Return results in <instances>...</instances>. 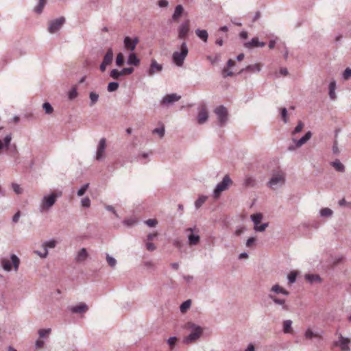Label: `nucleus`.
I'll return each instance as SVG.
<instances>
[{"instance_id":"f257e3e1","label":"nucleus","mask_w":351,"mask_h":351,"mask_svg":"<svg viewBox=\"0 0 351 351\" xmlns=\"http://www.w3.org/2000/svg\"><path fill=\"white\" fill-rule=\"evenodd\" d=\"M184 328L191 331L189 335L184 337V343L189 344L196 341L203 334V328L191 322H187Z\"/></svg>"},{"instance_id":"f03ea898","label":"nucleus","mask_w":351,"mask_h":351,"mask_svg":"<svg viewBox=\"0 0 351 351\" xmlns=\"http://www.w3.org/2000/svg\"><path fill=\"white\" fill-rule=\"evenodd\" d=\"M189 49L185 42H183L180 45V51H175L172 55L173 62L178 66H181L184 64V61L187 56Z\"/></svg>"},{"instance_id":"7ed1b4c3","label":"nucleus","mask_w":351,"mask_h":351,"mask_svg":"<svg viewBox=\"0 0 351 351\" xmlns=\"http://www.w3.org/2000/svg\"><path fill=\"white\" fill-rule=\"evenodd\" d=\"M214 112L217 116L219 126H225L228 121V109L224 106L221 105L215 108Z\"/></svg>"},{"instance_id":"20e7f679","label":"nucleus","mask_w":351,"mask_h":351,"mask_svg":"<svg viewBox=\"0 0 351 351\" xmlns=\"http://www.w3.org/2000/svg\"><path fill=\"white\" fill-rule=\"evenodd\" d=\"M57 197L58 195L55 193L44 196L39 206L40 211L42 213L48 210L55 204Z\"/></svg>"},{"instance_id":"39448f33","label":"nucleus","mask_w":351,"mask_h":351,"mask_svg":"<svg viewBox=\"0 0 351 351\" xmlns=\"http://www.w3.org/2000/svg\"><path fill=\"white\" fill-rule=\"evenodd\" d=\"M285 182V174L283 172H278L276 173H274L272 177L269 180L267 185L275 189L278 186H282Z\"/></svg>"},{"instance_id":"423d86ee","label":"nucleus","mask_w":351,"mask_h":351,"mask_svg":"<svg viewBox=\"0 0 351 351\" xmlns=\"http://www.w3.org/2000/svg\"><path fill=\"white\" fill-rule=\"evenodd\" d=\"M232 183V180L228 175H226L221 182L218 183L213 191V196L215 198L219 197L221 193L228 188L230 184Z\"/></svg>"},{"instance_id":"0eeeda50","label":"nucleus","mask_w":351,"mask_h":351,"mask_svg":"<svg viewBox=\"0 0 351 351\" xmlns=\"http://www.w3.org/2000/svg\"><path fill=\"white\" fill-rule=\"evenodd\" d=\"M66 19L64 16H60L49 22L48 31L51 34L58 32L65 23Z\"/></svg>"},{"instance_id":"6e6552de","label":"nucleus","mask_w":351,"mask_h":351,"mask_svg":"<svg viewBox=\"0 0 351 351\" xmlns=\"http://www.w3.org/2000/svg\"><path fill=\"white\" fill-rule=\"evenodd\" d=\"M196 227L194 228H189L185 230L186 232H190L189 234H188V243L189 245H196L199 243L200 241V237L198 234V230H197V233L195 234L193 232L196 230Z\"/></svg>"},{"instance_id":"1a4fd4ad","label":"nucleus","mask_w":351,"mask_h":351,"mask_svg":"<svg viewBox=\"0 0 351 351\" xmlns=\"http://www.w3.org/2000/svg\"><path fill=\"white\" fill-rule=\"evenodd\" d=\"M180 98L181 96L177 95L176 93L168 94L163 97L160 101V104L162 106H169L179 101Z\"/></svg>"},{"instance_id":"9d476101","label":"nucleus","mask_w":351,"mask_h":351,"mask_svg":"<svg viewBox=\"0 0 351 351\" xmlns=\"http://www.w3.org/2000/svg\"><path fill=\"white\" fill-rule=\"evenodd\" d=\"M189 30H190V21H189V20H186L179 26L178 38L179 39L186 38L189 32Z\"/></svg>"},{"instance_id":"9b49d317","label":"nucleus","mask_w":351,"mask_h":351,"mask_svg":"<svg viewBox=\"0 0 351 351\" xmlns=\"http://www.w3.org/2000/svg\"><path fill=\"white\" fill-rule=\"evenodd\" d=\"M106 147V138H102L99 141L98 145H97V149L96 153V159L97 160H101L103 159L104 156V152Z\"/></svg>"},{"instance_id":"f8f14e48","label":"nucleus","mask_w":351,"mask_h":351,"mask_svg":"<svg viewBox=\"0 0 351 351\" xmlns=\"http://www.w3.org/2000/svg\"><path fill=\"white\" fill-rule=\"evenodd\" d=\"M139 40L138 37H134L132 39L129 36H125L123 40L124 47L126 49L134 51L136 48V45L138 43Z\"/></svg>"},{"instance_id":"ddd939ff","label":"nucleus","mask_w":351,"mask_h":351,"mask_svg":"<svg viewBox=\"0 0 351 351\" xmlns=\"http://www.w3.org/2000/svg\"><path fill=\"white\" fill-rule=\"evenodd\" d=\"M350 343V340L342 336V335H339V341L335 343L337 346H339L342 351H350V348L349 347V344Z\"/></svg>"},{"instance_id":"4468645a","label":"nucleus","mask_w":351,"mask_h":351,"mask_svg":"<svg viewBox=\"0 0 351 351\" xmlns=\"http://www.w3.org/2000/svg\"><path fill=\"white\" fill-rule=\"evenodd\" d=\"M243 45L245 48L251 49L256 47H263L265 46V43L260 42L258 37H254L250 41L245 42Z\"/></svg>"},{"instance_id":"2eb2a0df","label":"nucleus","mask_w":351,"mask_h":351,"mask_svg":"<svg viewBox=\"0 0 351 351\" xmlns=\"http://www.w3.org/2000/svg\"><path fill=\"white\" fill-rule=\"evenodd\" d=\"M162 70V65L158 64L156 60L152 59L149 69L147 71V74L149 76L154 75L156 73H159Z\"/></svg>"},{"instance_id":"dca6fc26","label":"nucleus","mask_w":351,"mask_h":351,"mask_svg":"<svg viewBox=\"0 0 351 351\" xmlns=\"http://www.w3.org/2000/svg\"><path fill=\"white\" fill-rule=\"evenodd\" d=\"M69 309L72 313L81 314L86 313L88 307L85 303L81 302L77 305L70 306Z\"/></svg>"},{"instance_id":"f3484780","label":"nucleus","mask_w":351,"mask_h":351,"mask_svg":"<svg viewBox=\"0 0 351 351\" xmlns=\"http://www.w3.org/2000/svg\"><path fill=\"white\" fill-rule=\"evenodd\" d=\"M268 298L271 300L276 304L281 306L282 310L285 311L289 310V306L286 304V300L285 299L278 298L271 293H269Z\"/></svg>"},{"instance_id":"a211bd4d","label":"nucleus","mask_w":351,"mask_h":351,"mask_svg":"<svg viewBox=\"0 0 351 351\" xmlns=\"http://www.w3.org/2000/svg\"><path fill=\"white\" fill-rule=\"evenodd\" d=\"M208 118V114L205 107H203L198 112L197 122L202 125L206 122Z\"/></svg>"},{"instance_id":"6ab92c4d","label":"nucleus","mask_w":351,"mask_h":351,"mask_svg":"<svg viewBox=\"0 0 351 351\" xmlns=\"http://www.w3.org/2000/svg\"><path fill=\"white\" fill-rule=\"evenodd\" d=\"M312 136V133L311 131L307 132L301 138L296 141L293 139V141L295 143L296 147H300L302 145L305 144Z\"/></svg>"},{"instance_id":"aec40b11","label":"nucleus","mask_w":351,"mask_h":351,"mask_svg":"<svg viewBox=\"0 0 351 351\" xmlns=\"http://www.w3.org/2000/svg\"><path fill=\"white\" fill-rule=\"evenodd\" d=\"M88 254L86 251V249L83 247L78 252L75 258L77 263L84 262L88 257Z\"/></svg>"},{"instance_id":"412c9836","label":"nucleus","mask_w":351,"mask_h":351,"mask_svg":"<svg viewBox=\"0 0 351 351\" xmlns=\"http://www.w3.org/2000/svg\"><path fill=\"white\" fill-rule=\"evenodd\" d=\"M270 292H274L276 294H282L284 295H289V292L280 287L278 284H276L271 288Z\"/></svg>"},{"instance_id":"4be33fe9","label":"nucleus","mask_w":351,"mask_h":351,"mask_svg":"<svg viewBox=\"0 0 351 351\" xmlns=\"http://www.w3.org/2000/svg\"><path fill=\"white\" fill-rule=\"evenodd\" d=\"M261 71V66L258 64H254L247 66L245 68L242 69L239 72V74H241L243 73L244 71L247 72H259Z\"/></svg>"},{"instance_id":"5701e85b","label":"nucleus","mask_w":351,"mask_h":351,"mask_svg":"<svg viewBox=\"0 0 351 351\" xmlns=\"http://www.w3.org/2000/svg\"><path fill=\"white\" fill-rule=\"evenodd\" d=\"M113 60V51L112 48L108 49L106 53L105 54L103 62H104L106 64H110Z\"/></svg>"},{"instance_id":"b1692460","label":"nucleus","mask_w":351,"mask_h":351,"mask_svg":"<svg viewBox=\"0 0 351 351\" xmlns=\"http://www.w3.org/2000/svg\"><path fill=\"white\" fill-rule=\"evenodd\" d=\"M195 34L204 43H206L208 41V34L206 30L197 29L195 30Z\"/></svg>"},{"instance_id":"393cba45","label":"nucleus","mask_w":351,"mask_h":351,"mask_svg":"<svg viewBox=\"0 0 351 351\" xmlns=\"http://www.w3.org/2000/svg\"><path fill=\"white\" fill-rule=\"evenodd\" d=\"M335 89H336V82L335 80H332L329 84V97L330 99L335 100L337 98L336 93H335Z\"/></svg>"},{"instance_id":"a878e982","label":"nucleus","mask_w":351,"mask_h":351,"mask_svg":"<svg viewBox=\"0 0 351 351\" xmlns=\"http://www.w3.org/2000/svg\"><path fill=\"white\" fill-rule=\"evenodd\" d=\"M127 62L130 65L138 66L140 64V60L135 53H132L128 56Z\"/></svg>"},{"instance_id":"bb28decb","label":"nucleus","mask_w":351,"mask_h":351,"mask_svg":"<svg viewBox=\"0 0 351 351\" xmlns=\"http://www.w3.org/2000/svg\"><path fill=\"white\" fill-rule=\"evenodd\" d=\"M305 279L310 283L322 282V278L317 274H306L305 276Z\"/></svg>"},{"instance_id":"cd10ccee","label":"nucleus","mask_w":351,"mask_h":351,"mask_svg":"<svg viewBox=\"0 0 351 351\" xmlns=\"http://www.w3.org/2000/svg\"><path fill=\"white\" fill-rule=\"evenodd\" d=\"M1 266L2 267L3 269L6 271H10L12 269V263L11 262L7 259V258H1L0 260Z\"/></svg>"},{"instance_id":"c85d7f7f","label":"nucleus","mask_w":351,"mask_h":351,"mask_svg":"<svg viewBox=\"0 0 351 351\" xmlns=\"http://www.w3.org/2000/svg\"><path fill=\"white\" fill-rule=\"evenodd\" d=\"M292 321L290 319H287L283 322V332L285 334H289L292 332Z\"/></svg>"},{"instance_id":"c756f323","label":"nucleus","mask_w":351,"mask_h":351,"mask_svg":"<svg viewBox=\"0 0 351 351\" xmlns=\"http://www.w3.org/2000/svg\"><path fill=\"white\" fill-rule=\"evenodd\" d=\"M183 7L182 5H178L176 7V9H175V11L173 14V16H172V19L174 21H177L181 16V14H182L183 12Z\"/></svg>"},{"instance_id":"7c9ffc66","label":"nucleus","mask_w":351,"mask_h":351,"mask_svg":"<svg viewBox=\"0 0 351 351\" xmlns=\"http://www.w3.org/2000/svg\"><path fill=\"white\" fill-rule=\"evenodd\" d=\"M47 1V0H38L37 5L34 8V12L38 14H41Z\"/></svg>"},{"instance_id":"2f4dec72","label":"nucleus","mask_w":351,"mask_h":351,"mask_svg":"<svg viewBox=\"0 0 351 351\" xmlns=\"http://www.w3.org/2000/svg\"><path fill=\"white\" fill-rule=\"evenodd\" d=\"M263 218V214L261 213L253 214L250 216V219L254 223V226L258 225L261 223Z\"/></svg>"},{"instance_id":"473e14b6","label":"nucleus","mask_w":351,"mask_h":351,"mask_svg":"<svg viewBox=\"0 0 351 351\" xmlns=\"http://www.w3.org/2000/svg\"><path fill=\"white\" fill-rule=\"evenodd\" d=\"M10 259L14 267V270L15 271H18L20 265L19 258L16 255L12 254L10 255Z\"/></svg>"},{"instance_id":"72a5a7b5","label":"nucleus","mask_w":351,"mask_h":351,"mask_svg":"<svg viewBox=\"0 0 351 351\" xmlns=\"http://www.w3.org/2000/svg\"><path fill=\"white\" fill-rule=\"evenodd\" d=\"M57 241L54 239H51L49 241H45L43 243L42 247L43 249H47L48 250L49 248H54L56 246Z\"/></svg>"},{"instance_id":"f704fd0d","label":"nucleus","mask_w":351,"mask_h":351,"mask_svg":"<svg viewBox=\"0 0 351 351\" xmlns=\"http://www.w3.org/2000/svg\"><path fill=\"white\" fill-rule=\"evenodd\" d=\"M243 184L245 187H254L256 185V180L251 176H246Z\"/></svg>"},{"instance_id":"c9c22d12","label":"nucleus","mask_w":351,"mask_h":351,"mask_svg":"<svg viewBox=\"0 0 351 351\" xmlns=\"http://www.w3.org/2000/svg\"><path fill=\"white\" fill-rule=\"evenodd\" d=\"M332 165L339 172H343L345 170L344 165L339 160L332 162Z\"/></svg>"},{"instance_id":"e433bc0d","label":"nucleus","mask_w":351,"mask_h":351,"mask_svg":"<svg viewBox=\"0 0 351 351\" xmlns=\"http://www.w3.org/2000/svg\"><path fill=\"white\" fill-rule=\"evenodd\" d=\"M51 332V329L50 328L40 329L38 331V334L40 338H45L49 336Z\"/></svg>"},{"instance_id":"4c0bfd02","label":"nucleus","mask_w":351,"mask_h":351,"mask_svg":"<svg viewBox=\"0 0 351 351\" xmlns=\"http://www.w3.org/2000/svg\"><path fill=\"white\" fill-rule=\"evenodd\" d=\"M89 97L90 100V106H93L99 99V95L95 92H90L89 94Z\"/></svg>"},{"instance_id":"58836bf2","label":"nucleus","mask_w":351,"mask_h":351,"mask_svg":"<svg viewBox=\"0 0 351 351\" xmlns=\"http://www.w3.org/2000/svg\"><path fill=\"white\" fill-rule=\"evenodd\" d=\"M152 133L158 134L160 138H163L165 134V126L162 125L161 127L154 129Z\"/></svg>"},{"instance_id":"ea45409f","label":"nucleus","mask_w":351,"mask_h":351,"mask_svg":"<svg viewBox=\"0 0 351 351\" xmlns=\"http://www.w3.org/2000/svg\"><path fill=\"white\" fill-rule=\"evenodd\" d=\"M207 199V197L204 195L199 196L198 199L195 202V206L197 209L200 208L203 204L206 202Z\"/></svg>"},{"instance_id":"a19ab883","label":"nucleus","mask_w":351,"mask_h":351,"mask_svg":"<svg viewBox=\"0 0 351 351\" xmlns=\"http://www.w3.org/2000/svg\"><path fill=\"white\" fill-rule=\"evenodd\" d=\"M119 84L117 82H111L108 84L107 90L108 92H114L118 89Z\"/></svg>"},{"instance_id":"79ce46f5","label":"nucleus","mask_w":351,"mask_h":351,"mask_svg":"<svg viewBox=\"0 0 351 351\" xmlns=\"http://www.w3.org/2000/svg\"><path fill=\"white\" fill-rule=\"evenodd\" d=\"M297 276H298V272L295 271H291L289 275H288V282L289 284H293L294 282H295L296 281V278H297Z\"/></svg>"},{"instance_id":"37998d69","label":"nucleus","mask_w":351,"mask_h":351,"mask_svg":"<svg viewBox=\"0 0 351 351\" xmlns=\"http://www.w3.org/2000/svg\"><path fill=\"white\" fill-rule=\"evenodd\" d=\"M319 213L322 217H329L332 216V210L328 208H324L320 210Z\"/></svg>"},{"instance_id":"c03bdc74","label":"nucleus","mask_w":351,"mask_h":351,"mask_svg":"<svg viewBox=\"0 0 351 351\" xmlns=\"http://www.w3.org/2000/svg\"><path fill=\"white\" fill-rule=\"evenodd\" d=\"M106 261L110 267L112 268L115 267L117 265V261L114 257L111 256L108 254H106Z\"/></svg>"},{"instance_id":"a18cd8bd","label":"nucleus","mask_w":351,"mask_h":351,"mask_svg":"<svg viewBox=\"0 0 351 351\" xmlns=\"http://www.w3.org/2000/svg\"><path fill=\"white\" fill-rule=\"evenodd\" d=\"M191 300H187L184 301V302H182V304L180 306V311L182 313L185 312L191 306Z\"/></svg>"},{"instance_id":"49530a36","label":"nucleus","mask_w":351,"mask_h":351,"mask_svg":"<svg viewBox=\"0 0 351 351\" xmlns=\"http://www.w3.org/2000/svg\"><path fill=\"white\" fill-rule=\"evenodd\" d=\"M269 226V223H262L261 225H256V226H254V230L256 231V232H264L265 230V229Z\"/></svg>"},{"instance_id":"de8ad7c7","label":"nucleus","mask_w":351,"mask_h":351,"mask_svg":"<svg viewBox=\"0 0 351 351\" xmlns=\"http://www.w3.org/2000/svg\"><path fill=\"white\" fill-rule=\"evenodd\" d=\"M43 108L45 110L46 114H51L53 111V108L49 102H45L43 104Z\"/></svg>"},{"instance_id":"09e8293b","label":"nucleus","mask_w":351,"mask_h":351,"mask_svg":"<svg viewBox=\"0 0 351 351\" xmlns=\"http://www.w3.org/2000/svg\"><path fill=\"white\" fill-rule=\"evenodd\" d=\"M77 96V88L75 86H73L69 92V98L71 100L74 99Z\"/></svg>"},{"instance_id":"8fccbe9b","label":"nucleus","mask_w":351,"mask_h":351,"mask_svg":"<svg viewBox=\"0 0 351 351\" xmlns=\"http://www.w3.org/2000/svg\"><path fill=\"white\" fill-rule=\"evenodd\" d=\"M280 111H281L282 120L283 121V122L285 123H287L289 121V119H288V114H287V108H282L280 109Z\"/></svg>"},{"instance_id":"3c124183","label":"nucleus","mask_w":351,"mask_h":351,"mask_svg":"<svg viewBox=\"0 0 351 351\" xmlns=\"http://www.w3.org/2000/svg\"><path fill=\"white\" fill-rule=\"evenodd\" d=\"M110 76L114 80H118L121 76H122V75L121 74V71L112 69L110 71Z\"/></svg>"},{"instance_id":"603ef678","label":"nucleus","mask_w":351,"mask_h":351,"mask_svg":"<svg viewBox=\"0 0 351 351\" xmlns=\"http://www.w3.org/2000/svg\"><path fill=\"white\" fill-rule=\"evenodd\" d=\"M124 63V56L121 53H119L116 58V64L118 66H121Z\"/></svg>"},{"instance_id":"864d4df0","label":"nucleus","mask_w":351,"mask_h":351,"mask_svg":"<svg viewBox=\"0 0 351 351\" xmlns=\"http://www.w3.org/2000/svg\"><path fill=\"white\" fill-rule=\"evenodd\" d=\"M305 337L306 339H312L313 337H319V335L317 333H314L311 329H307L305 332Z\"/></svg>"},{"instance_id":"5fc2aeb1","label":"nucleus","mask_w":351,"mask_h":351,"mask_svg":"<svg viewBox=\"0 0 351 351\" xmlns=\"http://www.w3.org/2000/svg\"><path fill=\"white\" fill-rule=\"evenodd\" d=\"M303 128H304V123L301 121H300L298 122L297 126L295 128V129L292 132V134L295 135V134L300 132L302 130Z\"/></svg>"},{"instance_id":"6e6d98bb","label":"nucleus","mask_w":351,"mask_h":351,"mask_svg":"<svg viewBox=\"0 0 351 351\" xmlns=\"http://www.w3.org/2000/svg\"><path fill=\"white\" fill-rule=\"evenodd\" d=\"M342 77L344 80H348L351 77V68H346L342 74Z\"/></svg>"},{"instance_id":"4d7b16f0","label":"nucleus","mask_w":351,"mask_h":351,"mask_svg":"<svg viewBox=\"0 0 351 351\" xmlns=\"http://www.w3.org/2000/svg\"><path fill=\"white\" fill-rule=\"evenodd\" d=\"M89 186V184L88 183H86L85 184H84L77 192V196L80 197V196H82L85 192L86 191V190L88 189Z\"/></svg>"},{"instance_id":"13d9d810","label":"nucleus","mask_w":351,"mask_h":351,"mask_svg":"<svg viewBox=\"0 0 351 351\" xmlns=\"http://www.w3.org/2000/svg\"><path fill=\"white\" fill-rule=\"evenodd\" d=\"M11 141H12V135L10 134L6 135L5 136V138H3V141H2V143L3 144V147L8 148L10 144Z\"/></svg>"},{"instance_id":"bf43d9fd","label":"nucleus","mask_w":351,"mask_h":351,"mask_svg":"<svg viewBox=\"0 0 351 351\" xmlns=\"http://www.w3.org/2000/svg\"><path fill=\"white\" fill-rule=\"evenodd\" d=\"M177 338L176 337H171L167 340V343L171 349H173L176 343Z\"/></svg>"},{"instance_id":"052dcab7","label":"nucleus","mask_w":351,"mask_h":351,"mask_svg":"<svg viewBox=\"0 0 351 351\" xmlns=\"http://www.w3.org/2000/svg\"><path fill=\"white\" fill-rule=\"evenodd\" d=\"M12 187L13 191L15 192V193H16L18 195L22 193L23 190L18 184L12 183Z\"/></svg>"},{"instance_id":"680f3d73","label":"nucleus","mask_w":351,"mask_h":351,"mask_svg":"<svg viewBox=\"0 0 351 351\" xmlns=\"http://www.w3.org/2000/svg\"><path fill=\"white\" fill-rule=\"evenodd\" d=\"M133 72H134V69H133L132 67L123 68V69L121 71V74L122 75H130V74H132Z\"/></svg>"},{"instance_id":"e2e57ef3","label":"nucleus","mask_w":351,"mask_h":351,"mask_svg":"<svg viewBox=\"0 0 351 351\" xmlns=\"http://www.w3.org/2000/svg\"><path fill=\"white\" fill-rule=\"evenodd\" d=\"M81 204L83 207H85V208L90 207V199L88 197L83 198L81 201Z\"/></svg>"},{"instance_id":"0e129e2a","label":"nucleus","mask_w":351,"mask_h":351,"mask_svg":"<svg viewBox=\"0 0 351 351\" xmlns=\"http://www.w3.org/2000/svg\"><path fill=\"white\" fill-rule=\"evenodd\" d=\"M145 223L149 227H155L158 223V221L155 219H149L145 221Z\"/></svg>"},{"instance_id":"69168bd1","label":"nucleus","mask_w":351,"mask_h":351,"mask_svg":"<svg viewBox=\"0 0 351 351\" xmlns=\"http://www.w3.org/2000/svg\"><path fill=\"white\" fill-rule=\"evenodd\" d=\"M256 239L254 237L249 238L245 243V245L247 247H251L255 243Z\"/></svg>"},{"instance_id":"338daca9","label":"nucleus","mask_w":351,"mask_h":351,"mask_svg":"<svg viewBox=\"0 0 351 351\" xmlns=\"http://www.w3.org/2000/svg\"><path fill=\"white\" fill-rule=\"evenodd\" d=\"M222 75L223 77H226L228 76H232L233 73L230 71H229L227 68H223L222 70Z\"/></svg>"},{"instance_id":"774afa93","label":"nucleus","mask_w":351,"mask_h":351,"mask_svg":"<svg viewBox=\"0 0 351 351\" xmlns=\"http://www.w3.org/2000/svg\"><path fill=\"white\" fill-rule=\"evenodd\" d=\"M146 248L148 251L153 252L156 250V245L151 242L146 243Z\"/></svg>"}]
</instances>
